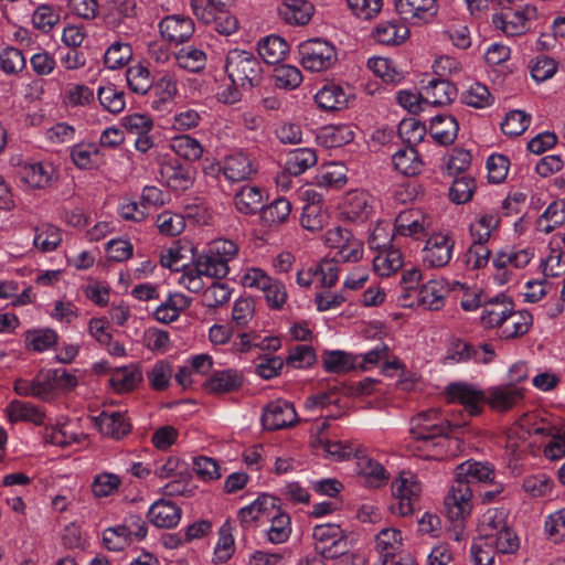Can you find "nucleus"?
<instances>
[{"label": "nucleus", "instance_id": "obj_49", "mask_svg": "<svg viewBox=\"0 0 565 565\" xmlns=\"http://www.w3.org/2000/svg\"><path fill=\"white\" fill-rule=\"evenodd\" d=\"M358 360L355 355L335 350L327 351L322 355L323 366L328 372L342 373L358 369Z\"/></svg>", "mask_w": 565, "mask_h": 565}, {"label": "nucleus", "instance_id": "obj_44", "mask_svg": "<svg viewBox=\"0 0 565 565\" xmlns=\"http://www.w3.org/2000/svg\"><path fill=\"white\" fill-rule=\"evenodd\" d=\"M234 203L241 213L255 214L263 206L262 190L254 185H245L235 194Z\"/></svg>", "mask_w": 565, "mask_h": 565}, {"label": "nucleus", "instance_id": "obj_23", "mask_svg": "<svg viewBox=\"0 0 565 565\" xmlns=\"http://www.w3.org/2000/svg\"><path fill=\"white\" fill-rule=\"evenodd\" d=\"M161 177L166 184L175 191L190 189L194 181L193 169L181 164L178 160L164 162L161 166Z\"/></svg>", "mask_w": 565, "mask_h": 565}, {"label": "nucleus", "instance_id": "obj_13", "mask_svg": "<svg viewBox=\"0 0 565 565\" xmlns=\"http://www.w3.org/2000/svg\"><path fill=\"white\" fill-rule=\"evenodd\" d=\"M376 200L363 190L349 191L342 203L343 216L352 222L363 223L370 218L375 209Z\"/></svg>", "mask_w": 565, "mask_h": 565}, {"label": "nucleus", "instance_id": "obj_19", "mask_svg": "<svg viewBox=\"0 0 565 565\" xmlns=\"http://www.w3.org/2000/svg\"><path fill=\"white\" fill-rule=\"evenodd\" d=\"M280 500L274 495L263 493L250 504L239 509L237 518L243 527L248 529L262 518H269L278 508Z\"/></svg>", "mask_w": 565, "mask_h": 565}, {"label": "nucleus", "instance_id": "obj_46", "mask_svg": "<svg viewBox=\"0 0 565 565\" xmlns=\"http://www.w3.org/2000/svg\"><path fill=\"white\" fill-rule=\"evenodd\" d=\"M499 224V215L497 213H482L470 225V234L473 245H483L488 243L492 231Z\"/></svg>", "mask_w": 565, "mask_h": 565}, {"label": "nucleus", "instance_id": "obj_45", "mask_svg": "<svg viewBox=\"0 0 565 565\" xmlns=\"http://www.w3.org/2000/svg\"><path fill=\"white\" fill-rule=\"evenodd\" d=\"M14 391L20 396L47 397L53 391V384L47 380L46 373L36 376L33 381L19 379L14 382Z\"/></svg>", "mask_w": 565, "mask_h": 565}, {"label": "nucleus", "instance_id": "obj_33", "mask_svg": "<svg viewBox=\"0 0 565 565\" xmlns=\"http://www.w3.org/2000/svg\"><path fill=\"white\" fill-rule=\"evenodd\" d=\"M356 470L360 476L365 478V482L372 488H380L390 479L385 468L367 456L358 457Z\"/></svg>", "mask_w": 565, "mask_h": 565}, {"label": "nucleus", "instance_id": "obj_16", "mask_svg": "<svg viewBox=\"0 0 565 565\" xmlns=\"http://www.w3.org/2000/svg\"><path fill=\"white\" fill-rule=\"evenodd\" d=\"M487 404L497 412H508L524 398V391L516 384H502L488 388Z\"/></svg>", "mask_w": 565, "mask_h": 565}, {"label": "nucleus", "instance_id": "obj_20", "mask_svg": "<svg viewBox=\"0 0 565 565\" xmlns=\"http://www.w3.org/2000/svg\"><path fill=\"white\" fill-rule=\"evenodd\" d=\"M341 249L333 258H323L315 266V275L320 276L321 287L332 288L338 279V263L339 262H356L362 258L363 249H350V253L344 255Z\"/></svg>", "mask_w": 565, "mask_h": 565}, {"label": "nucleus", "instance_id": "obj_24", "mask_svg": "<svg viewBox=\"0 0 565 565\" xmlns=\"http://www.w3.org/2000/svg\"><path fill=\"white\" fill-rule=\"evenodd\" d=\"M352 93L350 87H342L338 84H328L320 88L315 100L324 110H340L348 106Z\"/></svg>", "mask_w": 565, "mask_h": 565}, {"label": "nucleus", "instance_id": "obj_31", "mask_svg": "<svg viewBox=\"0 0 565 565\" xmlns=\"http://www.w3.org/2000/svg\"><path fill=\"white\" fill-rule=\"evenodd\" d=\"M258 54L267 64L280 63L289 51L288 43L279 35H267L258 42Z\"/></svg>", "mask_w": 565, "mask_h": 565}, {"label": "nucleus", "instance_id": "obj_42", "mask_svg": "<svg viewBox=\"0 0 565 565\" xmlns=\"http://www.w3.org/2000/svg\"><path fill=\"white\" fill-rule=\"evenodd\" d=\"M178 65L192 73H199L205 68L207 56L202 47L188 45L175 53Z\"/></svg>", "mask_w": 565, "mask_h": 565}, {"label": "nucleus", "instance_id": "obj_35", "mask_svg": "<svg viewBox=\"0 0 565 565\" xmlns=\"http://www.w3.org/2000/svg\"><path fill=\"white\" fill-rule=\"evenodd\" d=\"M6 413L11 423L24 420L39 426L44 424V413L28 402L14 399L7 406Z\"/></svg>", "mask_w": 565, "mask_h": 565}, {"label": "nucleus", "instance_id": "obj_32", "mask_svg": "<svg viewBox=\"0 0 565 565\" xmlns=\"http://www.w3.org/2000/svg\"><path fill=\"white\" fill-rule=\"evenodd\" d=\"M430 135L440 145L452 143L458 135L459 125L450 115H437L430 119Z\"/></svg>", "mask_w": 565, "mask_h": 565}, {"label": "nucleus", "instance_id": "obj_8", "mask_svg": "<svg viewBox=\"0 0 565 565\" xmlns=\"http://www.w3.org/2000/svg\"><path fill=\"white\" fill-rule=\"evenodd\" d=\"M446 395L449 403L462 405L471 416L479 415L487 403V393L467 382L450 383L446 387Z\"/></svg>", "mask_w": 565, "mask_h": 565}, {"label": "nucleus", "instance_id": "obj_15", "mask_svg": "<svg viewBox=\"0 0 565 565\" xmlns=\"http://www.w3.org/2000/svg\"><path fill=\"white\" fill-rule=\"evenodd\" d=\"M399 17L412 24H423L437 14L436 0H394Z\"/></svg>", "mask_w": 565, "mask_h": 565}, {"label": "nucleus", "instance_id": "obj_11", "mask_svg": "<svg viewBox=\"0 0 565 565\" xmlns=\"http://www.w3.org/2000/svg\"><path fill=\"white\" fill-rule=\"evenodd\" d=\"M298 422L294 405L286 399L269 402L262 414V423L267 430H279Z\"/></svg>", "mask_w": 565, "mask_h": 565}, {"label": "nucleus", "instance_id": "obj_21", "mask_svg": "<svg viewBox=\"0 0 565 565\" xmlns=\"http://www.w3.org/2000/svg\"><path fill=\"white\" fill-rule=\"evenodd\" d=\"M194 262V270L199 276L223 278L228 274L227 259L213 249L198 254V249H189Z\"/></svg>", "mask_w": 565, "mask_h": 565}, {"label": "nucleus", "instance_id": "obj_51", "mask_svg": "<svg viewBox=\"0 0 565 565\" xmlns=\"http://www.w3.org/2000/svg\"><path fill=\"white\" fill-rule=\"evenodd\" d=\"M319 139L326 147L337 148L351 142L354 131L350 125H331L321 130Z\"/></svg>", "mask_w": 565, "mask_h": 565}, {"label": "nucleus", "instance_id": "obj_26", "mask_svg": "<svg viewBox=\"0 0 565 565\" xmlns=\"http://www.w3.org/2000/svg\"><path fill=\"white\" fill-rule=\"evenodd\" d=\"M532 323V315L526 310L515 311L512 303V309L509 316H507L504 324L499 329L498 334L504 340L519 338L529 332Z\"/></svg>", "mask_w": 565, "mask_h": 565}, {"label": "nucleus", "instance_id": "obj_52", "mask_svg": "<svg viewBox=\"0 0 565 565\" xmlns=\"http://www.w3.org/2000/svg\"><path fill=\"white\" fill-rule=\"evenodd\" d=\"M132 57V47L129 43L115 41L104 54V63L109 70H118L128 64Z\"/></svg>", "mask_w": 565, "mask_h": 565}, {"label": "nucleus", "instance_id": "obj_39", "mask_svg": "<svg viewBox=\"0 0 565 565\" xmlns=\"http://www.w3.org/2000/svg\"><path fill=\"white\" fill-rule=\"evenodd\" d=\"M317 163V154L313 149L298 148L291 150L286 159L285 169L290 175H300Z\"/></svg>", "mask_w": 565, "mask_h": 565}, {"label": "nucleus", "instance_id": "obj_28", "mask_svg": "<svg viewBox=\"0 0 565 565\" xmlns=\"http://www.w3.org/2000/svg\"><path fill=\"white\" fill-rule=\"evenodd\" d=\"M457 96L456 87L446 79H433L423 89L424 103L427 106H445Z\"/></svg>", "mask_w": 565, "mask_h": 565}, {"label": "nucleus", "instance_id": "obj_36", "mask_svg": "<svg viewBox=\"0 0 565 565\" xmlns=\"http://www.w3.org/2000/svg\"><path fill=\"white\" fill-rule=\"evenodd\" d=\"M409 35L406 25H401L396 21H385L376 25L373 31L375 41L385 45H396L404 42Z\"/></svg>", "mask_w": 565, "mask_h": 565}, {"label": "nucleus", "instance_id": "obj_40", "mask_svg": "<svg viewBox=\"0 0 565 565\" xmlns=\"http://www.w3.org/2000/svg\"><path fill=\"white\" fill-rule=\"evenodd\" d=\"M347 183V169L341 163H330L318 171L313 184L322 189H337Z\"/></svg>", "mask_w": 565, "mask_h": 565}, {"label": "nucleus", "instance_id": "obj_63", "mask_svg": "<svg viewBox=\"0 0 565 565\" xmlns=\"http://www.w3.org/2000/svg\"><path fill=\"white\" fill-rule=\"evenodd\" d=\"M487 542H490L492 548L500 554H514L520 547L518 535L509 526H505Z\"/></svg>", "mask_w": 565, "mask_h": 565}, {"label": "nucleus", "instance_id": "obj_6", "mask_svg": "<svg viewBox=\"0 0 565 565\" xmlns=\"http://www.w3.org/2000/svg\"><path fill=\"white\" fill-rule=\"evenodd\" d=\"M312 536L316 551L326 558H335L347 550L345 534L339 524H318L313 527Z\"/></svg>", "mask_w": 565, "mask_h": 565}, {"label": "nucleus", "instance_id": "obj_5", "mask_svg": "<svg viewBox=\"0 0 565 565\" xmlns=\"http://www.w3.org/2000/svg\"><path fill=\"white\" fill-rule=\"evenodd\" d=\"M460 281H449L445 278L430 279L419 287L416 292L417 302L429 310H439L445 306V299L451 297V291H461Z\"/></svg>", "mask_w": 565, "mask_h": 565}, {"label": "nucleus", "instance_id": "obj_41", "mask_svg": "<svg viewBox=\"0 0 565 565\" xmlns=\"http://www.w3.org/2000/svg\"><path fill=\"white\" fill-rule=\"evenodd\" d=\"M494 478V470L490 463L467 461L461 463L456 473V479L471 482H490Z\"/></svg>", "mask_w": 565, "mask_h": 565}, {"label": "nucleus", "instance_id": "obj_56", "mask_svg": "<svg viewBox=\"0 0 565 565\" xmlns=\"http://www.w3.org/2000/svg\"><path fill=\"white\" fill-rule=\"evenodd\" d=\"M324 242L328 247H356L363 242L345 226H335L328 230L324 234Z\"/></svg>", "mask_w": 565, "mask_h": 565}, {"label": "nucleus", "instance_id": "obj_34", "mask_svg": "<svg viewBox=\"0 0 565 565\" xmlns=\"http://www.w3.org/2000/svg\"><path fill=\"white\" fill-rule=\"evenodd\" d=\"M270 526L266 531V539L271 544H282L288 541L291 534V518L288 513L280 510V505L276 511L267 518Z\"/></svg>", "mask_w": 565, "mask_h": 565}, {"label": "nucleus", "instance_id": "obj_7", "mask_svg": "<svg viewBox=\"0 0 565 565\" xmlns=\"http://www.w3.org/2000/svg\"><path fill=\"white\" fill-rule=\"evenodd\" d=\"M504 10L500 14L493 15V23L508 36L524 34L530 29L531 21L537 17L535 7L530 4Z\"/></svg>", "mask_w": 565, "mask_h": 565}, {"label": "nucleus", "instance_id": "obj_59", "mask_svg": "<svg viewBox=\"0 0 565 565\" xmlns=\"http://www.w3.org/2000/svg\"><path fill=\"white\" fill-rule=\"evenodd\" d=\"M102 543L110 552H121L132 544L121 524L105 529L102 533Z\"/></svg>", "mask_w": 565, "mask_h": 565}, {"label": "nucleus", "instance_id": "obj_54", "mask_svg": "<svg viewBox=\"0 0 565 565\" xmlns=\"http://www.w3.org/2000/svg\"><path fill=\"white\" fill-rule=\"evenodd\" d=\"M121 486V479L118 475L110 472L97 473L90 484L95 498L102 499L115 494Z\"/></svg>", "mask_w": 565, "mask_h": 565}, {"label": "nucleus", "instance_id": "obj_27", "mask_svg": "<svg viewBox=\"0 0 565 565\" xmlns=\"http://www.w3.org/2000/svg\"><path fill=\"white\" fill-rule=\"evenodd\" d=\"M96 424L103 435L114 439L122 438L131 429L129 419L120 412H102L96 417Z\"/></svg>", "mask_w": 565, "mask_h": 565}, {"label": "nucleus", "instance_id": "obj_29", "mask_svg": "<svg viewBox=\"0 0 565 565\" xmlns=\"http://www.w3.org/2000/svg\"><path fill=\"white\" fill-rule=\"evenodd\" d=\"M73 163L82 170L98 168L104 163V154L93 142H79L71 148Z\"/></svg>", "mask_w": 565, "mask_h": 565}, {"label": "nucleus", "instance_id": "obj_9", "mask_svg": "<svg viewBox=\"0 0 565 565\" xmlns=\"http://www.w3.org/2000/svg\"><path fill=\"white\" fill-rule=\"evenodd\" d=\"M472 490L469 480L456 479L445 498L447 516L451 521L463 520L470 514Z\"/></svg>", "mask_w": 565, "mask_h": 565}, {"label": "nucleus", "instance_id": "obj_55", "mask_svg": "<svg viewBox=\"0 0 565 565\" xmlns=\"http://www.w3.org/2000/svg\"><path fill=\"white\" fill-rule=\"evenodd\" d=\"M61 20L60 11L51 4H40L32 14V23L41 32H50Z\"/></svg>", "mask_w": 565, "mask_h": 565}, {"label": "nucleus", "instance_id": "obj_30", "mask_svg": "<svg viewBox=\"0 0 565 565\" xmlns=\"http://www.w3.org/2000/svg\"><path fill=\"white\" fill-rule=\"evenodd\" d=\"M243 375L236 370L214 371L206 381V388L212 393H230L241 388Z\"/></svg>", "mask_w": 565, "mask_h": 565}, {"label": "nucleus", "instance_id": "obj_58", "mask_svg": "<svg viewBox=\"0 0 565 565\" xmlns=\"http://www.w3.org/2000/svg\"><path fill=\"white\" fill-rule=\"evenodd\" d=\"M141 380V372L137 367H121L114 372L110 383L117 392L124 393L132 391Z\"/></svg>", "mask_w": 565, "mask_h": 565}, {"label": "nucleus", "instance_id": "obj_37", "mask_svg": "<svg viewBox=\"0 0 565 565\" xmlns=\"http://www.w3.org/2000/svg\"><path fill=\"white\" fill-rule=\"evenodd\" d=\"M508 512L505 509H489L479 521L481 540H491L493 535L508 526Z\"/></svg>", "mask_w": 565, "mask_h": 565}, {"label": "nucleus", "instance_id": "obj_43", "mask_svg": "<svg viewBox=\"0 0 565 565\" xmlns=\"http://www.w3.org/2000/svg\"><path fill=\"white\" fill-rule=\"evenodd\" d=\"M394 168L404 175H416L422 171L423 161L414 147L407 146L392 156Z\"/></svg>", "mask_w": 565, "mask_h": 565}, {"label": "nucleus", "instance_id": "obj_10", "mask_svg": "<svg viewBox=\"0 0 565 565\" xmlns=\"http://www.w3.org/2000/svg\"><path fill=\"white\" fill-rule=\"evenodd\" d=\"M17 175L28 188L44 189L56 178V169L50 161H29L19 164Z\"/></svg>", "mask_w": 565, "mask_h": 565}, {"label": "nucleus", "instance_id": "obj_25", "mask_svg": "<svg viewBox=\"0 0 565 565\" xmlns=\"http://www.w3.org/2000/svg\"><path fill=\"white\" fill-rule=\"evenodd\" d=\"M255 172L254 161L245 152H234L225 158L223 173L232 182L249 179Z\"/></svg>", "mask_w": 565, "mask_h": 565}, {"label": "nucleus", "instance_id": "obj_48", "mask_svg": "<svg viewBox=\"0 0 565 565\" xmlns=\"http://www.w3.org/2000/svg\"><path fill=\"white\" fill-rule=\"evenodd\" d=\"M126 81L129 89L139 95H146L153 85L150 71L140 63L127 68Z\"/></svg>", "mask_w": 565, "mask_h": 565}, {"label": "nucleus", "instance_id": "obj_53", "mask_svg": "<svg viewBox=\"0 0 565 565\" xmlns=\"http://www.w3.org/2000/svg\"><path fill=\"white\" fill-rule=\"evenodd\" d=\"M489 88L479 82L472 83L462 94L461 102L473 108H487L493 104Z\"/></svg>", "mask_w": 565, "mask_h": 565}, {"label": "nucleus", "instance_id": "obj_1", "mask_svg": "<svg viewBox=\"0 0 565 565\" xmlns=\"http://www.w3.org/2000/svg\"><path fill=\"white\" fill-rule=\"evenodd\" d=\"M415 441H425L433 445V454L427 458L440 459L447 452L451 424L445 420L437 408L417 414L411 420L409 429Z\"/></svg>", "mask_w": 565, "mask_h": 565}, {"label": "nucleus", "instance_id": "obj_14", "mask_svg": "<svg viewBox=\"0 0 565 565\" xmlns=\"http://www.w3.org/2000/svg\"><path fill=\"white\" fill-rule=\"evenodd\" d=\"M194 31L193 20L182 14L167 15L159 22L161 38L172 45H180L186 42Z\"/></svg>", "mask_w": 565, "mask_h": 565}, {"label": "nucleus", "instance_id": "obj_4", "mask_svg": "<svg viewBox=\"0 0 565 565\" xmlns=\"http://www.w3.org/2000/svg\"><path fill=\"white\" fill-rule=\"evenodd\" d=\"M301 65L311 72L331 68L338 61L335 46L322 39H311L299 45Z\"/></svg>", "mask_w": 565, "mask_h": 565}, {"label": "nucleus", "instance_id": "obj_47", "mask_svg": "<svg viewBox=\"0 0 565 565\" xmlns=\"http://www.w3.org/2000/svg\"><path fill=\"white\" fill-rule=\"evenodd\" d=\"M373 258V268L382 277H388L403 266L401 249H377Z\"/></svg>", "mask_w": 565, "mask_h": 565}, {"label": "nucleus", "instance_id": "obj_64", "mask_svg": "<svg viewBox=\"0 0 565 565\" xmlns=\"http://www.w3.org/2000/svg\"><path fill=\"white\" fill-rule=\"evenodd\" d=\"M398 135L409 147H415L423 141L426 127L414 118L403 119L398 125Z\"/></svg>", "mask_w": 565, "mask_h": 565}, {"label": "nucleus", "instance_id": "obj_2", "mask_svg": "<svg viewBox=\"0 0 565 565\" xmlns=\"http://www.w3.org/2000/svg\"><path fill=\"white\" fill-rule=\"evenodd\" d=\"M225 71L232 84L243 89L257 86L263 78L260 62L247 51H230L226 56Z\"/></svg>", "mask_w": 565, "mask_h": 565}, {"label": "nucleus", "instance_id": "obj_38", "mask_svg": "<svg viewBox=\"0 0 565 565\" xmlns=\"http://www.w3.org/2000/svg\"><path fill=\"white\" fill-rule=\"evenodd\" d=\"M169 147L177 156L188 161L199 160L204 152L201 142L190 135H178L170 138Z\"/></svg>", "mask_w": 565, "mask_h": 565}, {"label": "nucleus", "instance_id": "obj_12", "mask_svg": "<svg viewBox=\"0 0 565 565\" xmlns=\"http://www.w3.org/2000/svg\"><path fill=\"white\" fill-rule=\"evenodd\" d=\"M291 212V204L285 198L276 199L267 206H262L259 220L262 225L266 226L260 231V235L255 231V235L264 244H271V231L282 224Z\"/></svg>", "mask_w": 565, "mask_h": 565}, {"label": "nucleus", "instance_id": "obj_17", "mask_svg": "<svg viewBox=\"0 0 565 565\" xmlns=\"http://www.w3.org/2000/svg\"><path fill=\"white\" fill-rule=\"evenodd\" d=\"M512 303L513 301L503 294L483 301L480 316L483 328L499 330L504 324L505 318L512 309Z\"/></svg>", "mask_w": 565, "mask_h": 565}, {"label": "nucleus", "instance_id": "obj_61", "mask_svg": "<svg viewBox=\"0 0 565 565\" xmlns=\"http://www.w3.org/2000/svg\"><path fill=\"white\" fill-rule=\"evenodd\" d=\"M274 79L278 88L291 90L301 84L302 74L296 66L281 64L274 70Z\"/></svg>", "mask_w": 565, "mask_h": 565}, {"label": "nucleus", "instance_id": "obj_60", "mask_svg": "<svg viewBox=\"0 0 565 565\" xmlns=\"http://www.w3.org/2000/svg\"><path fill=\"white\" fill-rule=\"evenodd\" d=\"M57 342V333L52 329L29 330L25 333V345L29 350L43 352Z\"/></svg>", "mask_w": 565, "mask_h": 565}, {"label": "nucleus", "instance_id": "obj_62", "mask_svg": "<svg viewBox=\"0 0 565 565\" xmlns=\"http://www.w3.org/2000/svg\"><path fill=\"white\" fill-rule=\"evenodd\" d=\"M531 122V116L523 110H511L505 115L501 124V129L504 135L518 137L522 135Z\"/></svg>", "mask_w": 565, "mask_h": 565}, {"label": "nucleus", "instance_id": "obj_18", "mask_svg": "<svg viewBox=\"0 0 565 565\" xmlns=\"http://www.w3.org/2000/svg\"><path fill=\"white\" fill-rule=\"evenodd\" d=\"M315 13V6L309 0H281L277 6L278 17L288 25H307Z\"/></svg>", "mask_w": 565, "mask_h": 565}, {"label": "nucleus", "instance_id": "obj_3", "mask_svg": "<svg viewBox=\"0 0 565 565\" xmlns=\"http://www.w3.org/2000/svg\"><path fill=\"white\" fill-rule=\"evenodd\" d=\"M393 502L390 510L393 514L407 516L414 513L420 499L422 486L418 479L409 471H402L392 481Z\"/></svg>", "mask_w": 565, "mask_h": 565}, {"label": "nucleus", "instance_id": "obj_22", "mask_svg": "<svg viewBox=\"0 0 565 565\" xmlns=\"http://www.w3.org/2000/svg\"><path fill=\"white\" fill-rule=\"evenodd\" d=\"M182 510L175 503L160 499L148 510L149 521L157 527L171 529L179 524Z\"/></svg>", "mask_w": 565, "mask_h": 565}, {"label": "nucleus", "instance_id": "obj_50", "mask_svg": "<svg viewBox=\"0 0 565 565\" xmlns=\"http://www.w3.org/2000/svg\"><path fill=\"white\" fill-rule=\"evenodd\" d=\"M532 257L531 249H500L493 258V265L499 269L523 268Z\"/></svg>", "mask_w": 565, "mask_h": 565}, {"label": "nucleus", "instance_id": "obj_57", "mask_svg": "<svg viewBox=\"0 0 565 565\" xmlns=\"http://www.w3.org/2000/svg\"><path fill=\"white\" fill-rule=\"evenodd\" d=\"M97 97L104 109L113 114L121 113L126 107L125 94L114 85L102 86L97 90Z\"/></svg>", "mask_w": 565, "mask_h": 565}]
</instances>
